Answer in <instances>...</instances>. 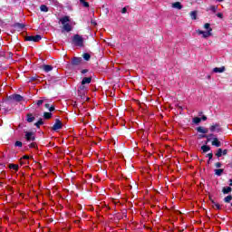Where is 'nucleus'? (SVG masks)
Returning <instances> with one entry per match:
<instances>
[{"mask_svg": "<svg viewBox=\"0 0 232 232\" xmlns=\"http://www.w3.org/2000/svg\"><path fill=\"white\" fill-rule=\"evenodd\" d=\"M14 146H16V147H18V148H22V147H23V142H21V141H16V142L14 143Z\"/></svg>", "mask_w": 232, "mask_h": 232, "instance_id": "7c9ffc66", "label": "nucleus"}, {"mask_svg": "<svg viewBox=\"0 0 232 232\" xmlns=\"http://www.w3.org/2000/svg\"><path fill=\"white\" fill-rule=\"evenodd\" d=\"M216 157H218V158L222 157V149L218 150V152L216 153Z\"/></svg>", "mask_w": 232, "mask_h": 232, "instance_id": "cd10ccee", "label": "nucleus"}, {"mask_svg": "<svg viewBox=\"0 0 232 232\" xmlns=\"http://www.w3.org/2000/svg\"><path fill=\"white\" fill-rule=\"evenodd\" d=\"M44 119H52V112H44Z\"/></svg>", "mask_w": 232, "mask_h": 232, "instance_id": "b1692460", "label": "nucleus"}, {"mask_svg": "<svg viewBox=\"0 0 232 232\" xmlns=\"http://www.w3.org/2000/svg\"><path fill=\"white\" fill-rule=\"evenodd\" d=\"M43 70L48 72H52L53 70V67L52 65H44Z\"/></svg>", "mask_w": 232, "mask_h": 232, "instance_id": "ddd939ff", "label": "nucleus"}, {"mask_svg": "<svg viewBox=\"0 0 232 232\" xmlns=\"http://www.w3.org/2000/svg\"><path fill=\"white\" fill-rule=\"evenodd\" d=\"M128 12V9L126 7H123L121 9V14H126Z\"/></svg>", "mask_w": 232, "mask_h": 232, "instance_id": "e433bc0d", "label": "nucleus"}, {"mask_svg": "<svg viewBox=\"0 0 232 232\" xmlns=\"http://www.w3.org/2000/svg\"><path fill=\"white\" fill-rule=\"evenodd\" d=\"M84 1H85V0H80L81 5H82Z\"/></svg>", "mask_w": 232, "mask_h": 232, "instance_id": "49530a36", "label": "nucleus"}, {"mask_svg": "<svg viewBox=\"0 0 232 232\" xmlns=\"http://www.w3.org/2000/svg\"><path fill=\"white\" fill-rule=\"evenodd\" d=\"M229 186H232V179H229Z\"/></svg>", "mask_w": 232, "mask_h": 232, "instance_id": "a18cd8bd", "label": "nucleus"}, {"mask_svg": "<svg viewBox=\"0 0 232 232\" xmlns=\"http://www.w3.org/2000/svg\"><path fill=\"white\" fill-rule=\"evenodd\" d=\"M9 169H14V171H17V169H19V165L9 164Z\"/></svg>", "mask_w": 232, "mask_h": 232, "instance_id": "4be33fe9", "label": "nucleus"}, {"mask_svg": "<svg viewBox=\"0 0 232 232\" xmlns=\"http://www.w3.org/2000/svg\"><path fill=\"white\" fill-rule=\"evenodd\" d=\"M55 110V107L52 106V107H49V111H53Z\"/></svg>", "mask_w": 232, "mask_h": 232, "instance_id": "4c0bfd02", "label": "nucleus"}, {"mask_svg": "<svg viewBox=\"0 0 232 232\" xmlns=\"http://www.w3.org/2000/svg\"><path fill=\"white\" fill-rule=\"evenodd\" d=\"M197 131H198V133H208V130L204 127H198Z\"/></svg>", "mask_w": 232, "mask_h": 232, "instance_id": "dca6fc26", "label": "nucleus"}, {"mask_svg": "<svg viewBox=\"0 0 232 232\" xmlns=\"http://www.w3.org/2000/svg\"><path fill=\"white\" fill-rule=\"evenodd\" d=\"M222 191H223L224 195H227V193H231L232 188H231V187H225V188H223Z\"/></svg>", "mask_w": 232, "mask_h": 232, "instance_id": "f3484780", "label": "nucleus"}, {"mask_svg": "<svg viewBox=\"0 0 232 232\" xmlns=\"http://www.w3.org/2000/svg\"><path fill=\"white\" fill-rule=\"evenodd\" d=\"M213 72L214 73H224V72H226V67H215Z\"/></svg>", "mask_w": 232, "mask_h": 232, "instance_id": "6e6552de", "label": "nucleus"}, {"mask_svg": "<svg viewBox=\"0 0 232 232\" xmlns=\"http://www.w3.org/2000/svg\"><path fill=\"white\" fill-rule=\"evenodd\" d=\"M201 150H202V151H203L204 153H208V151H209V150H211V148H209V146H208V145H203V146L201 147Z\"/></svg>", "mask_w": 232, "mask_h": 232, "instance_id": "412c9836", "label": "nucleus"}, {"mask_svg": "<svg viewBox=\"0 0 232 232\" xmlns=\"http://www.w3.org/2000/svg\"><path fill=\"white\" fill-rule=\"evenodd\" d=\"M204 28L207 31H202L200 29L196 31L198 35H202L203 39H208V37H211V35H213V28H211V24L209 23L205 24Z\"/></svg>", "mask_w": 232, "mask_h": 232, "instance_id": "f257e3e1", "label": "nucleus"}, {"mask_svg": "<svg viewBox=\"0 0 232 232\" xmlns=\"http://www.w3.org/2000/svg\"><path fill=\"white\" fill-rule=\"evenodd\" d=\"M82 63V58H78V57H74L72 58L71 63L73 65V66H79V64Z\"/></svg>", "mask_w": 232, "mask_h": 232, "instance_id": "0eeeda50", "label": "nucleus"}, {"mask_svg": "<svg viewBox=\"0 0 232 232\" xmlns=\"http://www.w3.org/2000/svg\"><path fill=\"white\" fill-rule=\"evenodd\" d=\"M210 131H217L218 133V131H220V125L218 123H216L215 125H212L210 127Z\"/></svg>", "mask_w": 232, "mask_h": 232, "instance_id": "9d476101", "label": "nucleus"}, {"mask_svg": "<svg viewBox=\"0 0 232 232\" xmlns=\"http://www.w3.org/2000/svg\"><path fill=\"white\" fill-rule=\"evenodd\" d=\"M90 54L89 53H84L83 54V59L85 60V61H90Z\"/></svg>", "mask_w": 232, "mask_h": 232, "instance_id": "c85d7f7f", "label": "nucleus"}, {"mask_svg": "<svg viewBox=\"0 0 232 232\" xmlns=\"http://www.w3.org/2000/svg\"><path fill=\"white\" fill-rule=\"evenodd\" d=\"M201 120H202V121H208V117L202 116Z\"/></svg>", "mask_w": 232, "mask_h": 232, "instance_id": "a19ab883", "label": "nucleus"}, {"mask_svg": "<svg viewBox=\"0 0 232 232\" xmlns=\"http://www.w3.org/2000/svg\"><path fill=\"white\" fill-rule=\"evenodd\" d=\"M208 10L212 12L213 14H217V11L218 10V5H210Z\"/></svg>", "mask_w": 232, "mask_h": 232, "instance_id": "4468645a", "label": "nucleus"}, {"mask_svg": "<svg viewBox=\"0 0 232 232\" xmlns=\"http://www.w3.org/2000/svg\"><path fill=\"white\" fill-rule=\"evenodd\" d=\"M90 82H92V78L91 77H85L82 81V86H84V84H90Z\"/></svg>", "mask_w": 232, "mask_h": 232, "instance_id": "f8f14e48", "label": "nucleus"}, {"mask_svg": "<svg viewBox=\"0 0 232 232\" xmlns=\"http://www.w3.org/2000/svg\"><path fill=\"white\" fill-rule=\"evenodd\" d=\"M190 17L193 19V21H196L197 19V11L190 12Z\"/></svg>", "mask_w": 232, "mask_h": 232, "instance_id": "5701e85b", "label": "nucleus"}, {"mask_svg": "<svg viewBox=\"0 0 232 232\" xmlns=\"http://www.w3.org/2000/svg\"><path fill=\"white\" fill-rule=\"evenodd\" d=\"M35 121V117L32 114H27V122H34Z\"/></svg>", "mask_w": 232, "mask_h": 232, "instance_id": "6ab92c4d", "label": "nucleus"}, {"mask_svg": "<svg viewBox=\"0 0 232 232\" xmlns=\"http://www.w3.org/2000/svg\"><path fill=\"white\" fill-rule=\"evenodd\" d=\"M82 5L85 7V8H88L90 6V4H88V2L84 1V2H82Z\"/></svg>", "mask_w": 232, "mask_h": 232, "instance_id": "72a5a7b5", "label": "nucleus"}, {"mask_svg": "<svg viewBox=\"0 0 232 232\" xmlns=\"http://www.w3.org/2000/svg\"><path fill=\"white\" fill-rule=\"evenodd\" d=\"M61 128H63V122H61L59 120H56L54 125L53 126V130L57 131V130H61Z\"/></svg>", "mask_w": 232, "mask_h": 232, "instance_id": "423d86ee", "label": "nucleus"}, {"mask_svg": "<svg viewBox=\"0 0 232 232\" xmlns=\"http://www.w3.org/2000/svg\"><path fill=\"white\" fill-rule=\"evenodd\" d=\"M40 10H41V12H48V6L42 5L40 6Z\"/></svg>", "mask_w": 232, "mask_h": 232, "instance_id": "393cba45", "label": "nucleus"}, {"mask_svg": "<svg viewBox=\"0 0 232 232\" xmlns=\"http://www.w3.org/2000/svg\"><path fill=\"white\" fill-rule=\"evenodd\" d=\"M24 159L25 160H28V159H30V156L25 155V156H24Z\"/></svg>", "mask_w": 232, "mask_h": 232, "instance_id": "ea45409f", "label": "nucleus"}, {"mask_svg": "<svg viewBox=\"0 0 232 232\" xmlns=\"http://www.w3.org/2000/svg\"><path fill=\"white\" fill-rule=\"evenodd\" d=\"M201 121H202V119L198 117H195L192 120V122H194V124H200Z\"/></svg>", "mask_w": 232, "mask_h": 232, "instance_id": "aec40b11", "label": "nucleus"}, {"mask_svg": "<svg viewBox=\"0 0 232 232\" xmlns=\"http://www.w3.org/2000/svg\"><path fill=\"white\" fill-rule=\"evenodd\" d=\"M214 209H222V207L218 203H213Z\"/></svg>", "mask_w": 232, "mask_h": 232, "instance_id": "a878e982", "label": "nucleus"}, {"mask_svg": "<svg viewBox=\"0 0 232 232\" xmlns=\"http://www.w3.org/2000/svg\"><path fill=\"white\" fill-rule=\"evenodd\" d=\"M214 171H215V175H217L218 177H220L224 173L223 169H217Z\"/></svg>", "mask_w": 232, "mask_h": 232, "instance_id": "a211bd4d", "label": "nucleus"}, {"mask_svg": "<svg viewBox=\"0 0 232 232\" xmlns=\"http://www.w3.org/2000/svg\"><path fill=\"white\" fill-rule=\"evenodd\" d=\"M11 99H13V101H16V102H21V101H23V96L20 94H14L11 96Z\"/></svg>", "mask_w": 232, "mask_h": 232, "instance_id": "1a4fd4ad", "label": "nucleus"}, {"mask_svg": "<svg viewBox=\"0 0 232 232\" xmlns=\"http://www.w3.org/2000/svg\"><path fill=\"white\" fill-rule=\"evenodd\" d=\"M225 202L229 203L232 200V196L228 195L224 198Z\"/></svg>", "mask_w": 232, "mask_h": 232, "instance_id": "bb28decb", "label": "nucleus"}, {"mask_svg": "<svg viewBox=\"0 0 232 232\" xmlns=\"http://www.w3.org/2000/svg\"><path fill=\"white\" fill-rule=\"evenodd\" d=\"M30 148H35V143H31Z\"/></svg>", "mask_w": 232, "mask_h": 232, "instance_id": "79ce46f5", "label": "nucleus"}, {"mask_svg": "<svg viewBox=\"0 0 232 232\" xmlns=\"http://www.w3.org/2000/svg\"><path fill=\"white\" fill-rule=\"evenodd\" d=\"M70 21V16H63L62 18H60V23L63 24V28L65 32H72V24H70V23H68Z\"/></svg>", "mask_w": 232, "mask_h": 232, "instance_id": "f03ea898", "label": "nucleus"}, {"mask_svg": "<svg viewBox=\"0 0 232 232\" xmlns=\"http://www.w3.org/2000/svg\"><path fill=\"white\" fill-rule=\"evenodd\" d=\"M45 108H50V104L46 103Z\"/></svg>", "mask_w": 232, "mask_h": 232, "instance_id": "37998d69", "label": "nucleus"}, {"mask_svg": "<svg viewBox=\"0 0 232 232\" xmlns=\"http://www.w3.org/2000/svg\"><path fill=\"white\" fill-rule=\"evenodd\" d=\"M216 1H218V3H222V2H224V0H216Z\"/></svg>", "mask_w": 232, "mask_h": 232, "instance_id": "c03bdc74", "label": "nucleus"}, {"mask_svg": "<svg viewBox=\"0 0 232 232\" xmlns=\"http://www.w3.org/2000/svg\"><path fill=\"white\" fill-rule=\"evenodd\" d=\"M25 139L28 141L35 140V134L32 131H25Z\"/></svg>", "mask_w": 232, "mask_h": 232, "instance_id": "39448f33", "label": "nucleus"}, {"mask_svg": "<svg viewBox=\"0 0 232 232\" xmlns=\"http://www.w3.org/2000/svg\"><path fill=\"white\" fill-rule=\"evenodd\" d=\"M207 157H208V160H211L213 159V153H208Z\"/></svg>", "mask_w": 232, "mask_h": 232, "instance_id": "c9c22d12", "label": "nucleus"}, {"mask_svg": "<svg viewBox=\"0 0 232 232\" xmlns=\"http://www.w3.org/2000/svg\"><path fill=\"white\" fill-rule=\"evenodd\" d=\"M222 155H227V150H222Z\"/></svg>", "mask_w": 232, "mask_h": 232, "instance_id": "58836bf2", "label": "nucleus"}, {"mask_svg": "<svg viewBox=\"0 0 232 232\" xmlns=\"http://www.w3.org/2000/svg\"><path fill=\"white\" fill-rule=\"evenodd\" d=\"M212 146H216L217 148H220V142L218 141V139H217V138L213 139Z\"/></svg>", "mask_w": 232, "mask_h": 232, "instance_id": "2eb2a0df", "label": "nucleus"}, {"mask_svg": "<svg viewBox=\"0 0 232 232\" xmlns=\"http://www.w3.org/2000/svg\"><path fill=\"white\" fill-rule=\"evenodd\" d=\"M42 124H44L43 120H40L35 123V126L39 128V126H42Z\"/></svg>", "mask_w": 232, "mask_h": 232, "instance_id": "473e14b6", "label": "nucleus"}, {"mask_svg": "<svg viewBox=\"0 0 232 232\" xmlns=\"http://www.w3.org/2000/svg\"><path fill=\"white\" fill-rule=\"evenodd\" d=\"M72 44L75 46H83V44H84V38H82V36H81L79 34H75L72 37Z\"/></svg>", "mask_w": 232, "mask_h": 232, "instance_id": "7ed1b4c3", "label": "nucleus"}, {"mask_svg": "<svg viewBox=\"0 0 232 232\" xmlns=\"http://www.w3.org/2000/svg\"><path fill=\"white\" fill-rule=\"evenodd\" d=\"M215 167H216V168H222V163L217 162V163L215 164Z\"/></svg>", "mask_w": 232, "mask_h": 232, "instance_id": "f704fd0d", "label": "nucleus"}, {"mask_svg": "<svg viewBox=\"0 0 232 232\" xmlns=\"http://www.w3.org/2000/svg\"><path fill=\"white\" fill-rule=\"evenodd\" d=\"M216 15L218 17V19H224V14L222 13H218Z\"/></svg>", "mask_w": 232, "mask_h": 232, "instance_id": "2f4dec72", "label": "nucleus"}, {"mask_svg": "<svg viewBox=\"0 0 232 232\" xmlns=\"http://www.w3.org/2000/svg\"><path fill=\"white\" fill-rule=\"evenodd\" d=\"M42 37L41 35L37 34V35H31V36H26L25 37V41H33V43H39V41H41Z\"/></svg>", "mask_w": 232, "mask_h": 232, "instance_id": "20e7f679", "label": "nucleus"}, {"mask_svg": "<svg viewBox=\"0 0 232 232\" xmlns=\"http://www.w3.org/2000/svg\"><path fill=\"white\" fill-rule=\"evenodd\" d=\"M172 8H176L177 10H182L183 6L180 2H175L172 4Z\"/></svg>", "mask_w": 232, "mask_h": 232, "instance_id": "9b49d317", "label": "nucleus"}, {"mask_svg": "<svg viewBox=\"0 0 232 232\" xmlns=\"http://www.w3.org/2000/svg\"><path fill=\"white\" fill-rule=\"evenodd\" d=\"M44 102V99H43V100H38V101L36 102V104H37V106H41V105H43Z\"/></svg>", "mask_w": 232, "mask_h": 232, "instance_id": "c756f323", "label": "nucleus"}]
</instances>
